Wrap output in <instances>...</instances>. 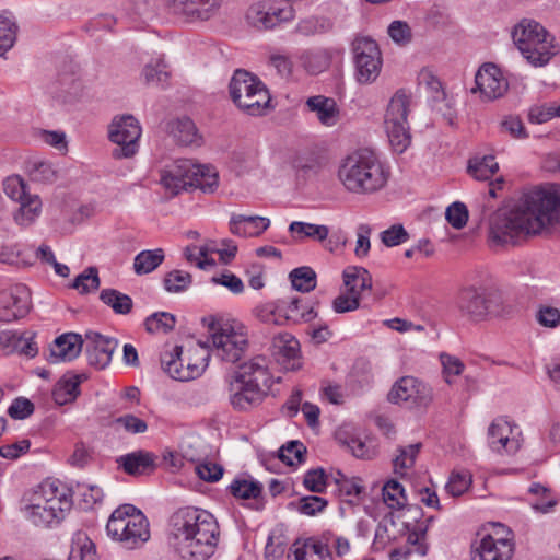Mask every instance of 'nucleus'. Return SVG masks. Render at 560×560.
Wrapping results in <instances>:
<instances>
[{"label":"nucleus","instance_id":"20e7f679","mask_svg":"<svg viewBox=\"0 0 560 560\" xmlns=\"http://www.w3.org/2000/svg\"><path fill=\"white\" fill-rule=\"evenodd\" d=\"M275 380L265 355L243 362L229 382V401L238 411L250 410L268 396Z\"/></svg>","mask_w":560,"mask_h":560},{"label":"nucleus","instance_id":"9d476101","mask_svg":"<svg viewBox=\"0 0 560 560\" xmlns=\"http://www.w3.org/2000/svg\"><path fill=\"white\" fill-rule=\"evenodd\" d=\"M214 353L222 361L235 363L248 349V336L241 324H223L218 329L211 326Z\"/></svg>","mask_w":560,"mask_h":560},{"label":"nucleus","instance_id":"6e6552de","mask_svg":"<svg viewBox=\"0 0 560 560\" xmlns=\"http://www.w3.org/2000/svg\"><path fill=\"white\" fill-rule=\"evenodd\" d=\"M230 95L234 104L250 116H261L269 108L271 96L258 77L238 69L234 72L230 85Z\"/></svg>","mask_w":560,"mask_h":560},{"label":"nucleus","instance_id":"aec40b11","mask_svg":"<svg viewBox=\"0 0 560 560\" xmlns=\"http://www.w3.org/2000/svg\"><path fill=\"white\" fill-rule=\"evenodd\" d=\"M271 352L276 361L287 371L300 369V342L290 334L272 338Z\"/></svg>","mask_w":560,"mask_h":560},{"label":"nucleus","instance_id":"49530a36","mask_svg":"<svg viewBox=\"0 0 560 560\" xmlns=\"http://www.w3.org/2000/svg\"><path fill=\"white\" fill-rule=\"evenodd\" d=\"M100 284L97 268L89 267L73 280L72 288L82 294H86L96 291Z\"/></svg>","mask_w":560,"mask_h":560},{"label":"nucleus","instance_id":"603ef678","mask_svg":"<svg viewBox=\"0 0 560 560\" xmlns=\"http://www.w3.org/2000/svg\"><path fill=\"white\" fill-rule=\"evenodd\" d=\"M470 483L471 476L467 471H453L445 486V490L452 497H459L469 488Z\"/></svg>","mask_w":560,"mask_h":560},{"label":"nucleus","instance_id":"8fccbe9b","mask_svg":"<svg viewBox=\"0 0 560 560\" xmlns=\"http://www.w3.org/2000/svg\"><path fill=\"white\" fill-rule=\"evenodd\" d=\"M305 452L303 443L291 441L279 450V458L287 465L293 466L303 462Z\"/></svg>","mask_w":560,"mask_h":560},{"label":"nucleus","instance_id":"c9c22d12","mask_svg":"<svg viewBox=\"0 0 560 560\" xmlns=\"http://www.w3.org/2000/svg\"><path fill=\"white\" fill-rule=\"evenodd\" d=\"M42 210V201L37 195H30L20 201V208L14 214L18 224L26 226L32 224L39 215Z\"/></svg>","mask_w":560,"mask_h":560},{"label":"nucleus","instance_id":"a18cd8bd","mask_svg":"<svg viewBox=\"0 0 560 560\" xmlns=\"http://www.w3.org/2000/svg\"><path fill=\"white\" fill-rule=\"evenodd\" d=\"M192 282L191 275L183 270H172L163 279L164 289L170 293L186 291Z\"/></svg>","mask_w":560,"mask_h":560},{"label":"nucleus","instance_id":"9b49d317","mask_svg":"<svg viewBox=\"0 0 560 560\" xmlns=\"http://www.w3.org/2000/svg\"><path fill=\"white\" fill-rule=\"evenodd\" d=\"M142 129L136 117L126 114L115 116L109 125V140L117 144L112 151L114 159H129L138 151V141L141 137Z\"/></svg>","mask_w":560,"mask_h":560},{"label":"nucleus","instance_id":"bf43d9fd","mask_svg":"<svg viewBox=\"0 0 560 560\" xmlns=\"http://www.w3.org/2000/svg\"><path fill=\"white\" fill-rule=\"evenodd\" d=\"M445 217L454 229L459 230L467 223L468 211L464 203L454 202L446 209Z\"/></svg>","mask_w":560,"mask_h":560},{"label":"nucleus","instance_id":"a211bd4d","mask_svg":"<svg viewBox=\"0 0 560 560\" xmlns=\"http://www.w3.org/2000/svg\"><path fill=\"white\" fill-rule=\"evenodd\" d=\"M262 312L264 310H260L258 316L266 322L271 320V317H275L277 313L283 314L285 320L292 322L294 324L301 322H311L317 316L313 305H310L303 299L298 296L291 298L288 301L281 299L278 301V305L276 306L275 311L269 310L266 315H262Z\"/></svg>","mask_w":560,"mask_h":560},{"label":"nucleus","instance_id":"5fc2aeb1","mask_svg":"<svg viewBox=\"0 0 560 560\" xmlns=\"http://www.w3.org/2000/svg\"><path fill=\"white\" fill-rule=\"evenodd\" d=\"M327 504V500L322 497L306 495L299 500L296 509L301 514L314 516L323 512Z\"/></svg>","mask_w":560,"mask_h":560},{"label":"nucleus","instance_id":"58836bf2","mask_svg":"<svg viewBox=\"0 0 560 560\" xmlns=\"http://www.w3.org/2000/svg\"><path fill=\"white\" fill-rule=\"evenodd\" d=\"M142 78L147 85L164 86L170 78L166 63L159 59L145 65L142 70Z\"/></svg>","mask_w":560,"mask_h":560},{"label":"nucleus","instance_id":"423d86ee","mask_svg":"<svg viewBox=\"0 0 560 560\" xmlns=\"http://www.w3.org/2000/svg\"><path fill=\"white\" fill-rule=\"evenodd\" d=\"M512 37L523 57L534 66H545L559 52L555 37L534 20H522L514 26Z\"/></svg>","mask_w":560,"mask_h":560},{"label":"nucleus","instance_id":"338daca9","mask_svg":"<svg viewBox=\"0 0 560 560\" xmlns=\"http://www.w3.org/2000/svg\"><path fill=\"white\" fill-rule=\"evenodd\" d=\"M197 475L205 481L214 482L221 479L223 475V467L219 464L207 462L197 465Z\"/></svg>","mask_w":560,"mask_h":560},{"label":"nucleus","instance_id":"c03bdc74","mask_svg":"<svg viewBox=\"0 0 560 560\" xmlns=\"http://www.w3.org/2000/svg\"><path fill=\"white\" fill-rule=\"evenodd\" d=\"M176 318L167 312H158L145 318L144 326L148 332H168L175 327Z\"/></svg>","mask_w":560,"mask_h":560},{"label":"nucleus","instance_id":"f03ea898","mask_svg":"<svg viewBox=\"0 0 560 560\" xmlns=\"http://www.w3.org/2000/svg\"><path fill=\"white\" fill-rule=\"evenodd\" d=\"M170 544L182 560H208L219 542L220 527L208 511L185 506L170 518Z\"/></svg>","mask_w":560,"mask_h":560},{"label":"nucleus","instance_id":"c756f323","mask_svg":"<svg viewBox=\"0 0 560 560\" xmlns=\"http://www.w3.org/2000/svg\"><path fill=\"white\" fill-rule=\"evenodd\" d=\"M170 132L183 145L199 144L200 142L195 122L188 117H182L172 121L170 124Z\"/></svg>","mask_w":560,"mask_h":560},{"label":"nucleus","instance_id":"13d9d810","mask_svg":"<svg viewBox=\"0 0 560 560\" xmlns=\"http://www.w3.org/2000/svg\"><path fill=\"white\" fill-rule=\"evenodd\" d=\"M408 238L409 234L401 224H394L381 233V241L387 247L400 245Z\"/></svg>","mask_w":560,"mask_h":560},{"label":"nucleus","instance_id":"37998d69","mask_svg":"<svg viewBox=\"0 0 560 560\" xmlns=\"http://www.w3.org/2000/svg\"><path fill=\"white\" fill-rule=\"evenodd\" d=\"M233 497L238 499H257L262 491V486L258 481L247 479H235L229 486Z\"/></svg>","mask_w":560,"mask_h":560},{"label":"nucleus","instance_id":"3c124183","mask_svg":"<svg viewBox=\"0 0 560 560\" xmlns=\"http://www.w3.org/2000/svg\"><path fill=\"white\" fill-rule=\"evenodd\" d=\"M433 398L432 387L417 378L409 404L419 408H428L432 404Z\"/></svg>","mask_w":560,"mask_h":560},{"label":"nucleus","instance_id":"f704fd0d","mask_svg":"<svg viewBox=\"0 0 560 560\" xmlns=\"http://www.w3.org/2000/svg\"><path fill=\"white\" fill-rule=\"evenodd\" d=\"M499 170L493 155H485L482 158H472L468 162V173L478 180L490 179Z\"/></svg>","mask_w":560,"mask_h":560},{"label":"nucleus","instance_id":"69168bd1","mask_svg":"<svg viewBox=\"0 0 560 560\" xmlns=\"http://www.w3.org/2000/svg\"><path fill=\"white\" fill-rule=\"evenodd\" d=\"M34 412L33 402L24 397H20L13 400L8 409V413L13 419H25Z\"/></svg>","mask_w":560,"mask_h":560},{"label":"nucleus","instance_id":"e2e57ef3","mask_svg":"<svg viewBox=\"0 0 560 560\" xmlns=\"http://www.w3.org/2000/svg\"><path fill=\"white\" fill-rule=\"evenodd\" d=\"M536 319L544 327L556 328L560 324V310L548 305L540 306Z\"/></svg>","mask_w":560,"mask_h":560},{"label":"nucleus","instance_id":"09e8293b","mask_svg":"<svg viewBox=\"0 0 560 560\" xmlns=\"http://www.w3.org/2000/svg\"><path fill=\"white\" fill-rule=\"evenodd\" d=\"M18 25L0 15V56L12 48L16 39Z\"/></svg>","mask_w":560,"mask_h":560},{"label":"nucleus","instance_id":"5701e85b","mask_svg":"<svg viewBox=\"0 0 560 560\" xmlns=\"http://www.w3.org/2000/svg\"><path fill=\"white\" fill-rule=\"evenodd\" d=\"M511 433L512 429L506 421L502 419L493 421L488 430V443L491 450L499 454H515L521 443L516 439H511Z\"/></svg>","mask_w":560,"mask_h":560},{"label":"nucleus","instance_id":"b1692460","mask_svg":"<svg viewBox=\"0 0 560 560\" xmlns=\"http://www.w3.org/2000/svg\"><path fill=\"white\" fill-rule=\"evenodd\" d=\"M269 225V219L259 215L233 214L230 220L231 233L244 237L258 236Z\"/></svg>","mask_w":560,"mask_h":560},{"label":"nucleus","instance_id":"0e129e2a","mask_svg":"<svg viewBox=\"0 0 560 560\" xmlns=\"http://www.w3.org/2000/svg\"><path fill=\"white\" fill-rule=\"evenodd\" d=\"M211 282L225 287L234 294H240L244 291V283L242 279L229 271H225L220 276L212 277Z\"/></svg>","mask_w":560,"mask_h":560},{"label":"nucleus","instance_id":"680f3d73","mask_svg":"<svg viewBox=\"0 0 560 560\" xmlns=\"http://www.w3.org/2000/svg\"><path fill=\"white\" fill-rule=\"evenodd\" d=\"M500 130L509 133L515 139H525L528 137L526 129L517 116H508L500 122Z\"/></svg>","mask_w":560,"mask_h":560},{"label":"nucleus","instance_id":"4c0bfd02","mask_svg":"<svg viewBox=\"0 0 560 560\" xmlns=\"http://www.w3.org/2000/svg\"><path fill=\"white\" fill-rule=\"evenodd\" d=\"M292 288L300 292H311L316 288V272L307 266L293 269L289 275Z\"/></svg>","mask_w":560,"mask_h":560},{"label":"nucleus","instance_id":"6ab92c4d","mask_svg":"<svg viewBox=\"0 0 560 560\" xmlns=\"http://www.w3.org/2000/svg\"><path fill=\"white\" fill-rule=\"evenodd\" d=\"M513 552L512 539L495 538L487 534L472 545L471 560H510Z\"/></svg>","mask_w":560,"mask_h":560},{"label":"nucleus","instance_id":"412c9836","mask_svg":"<svg viewBox=\"0 0 560 560\" xmlns=\"http://www.w3.org/2000/svg\"><path fill=\"white\" fill-rule=\"evenodd\" d=\"M194 171V162L190 160H177L171 166L162 171L161 184L170 191L171 196L190 188V172Z\"/></svg>","mask_w":560,"mask_h":560},{"label":"nucleus","instance_id":"a878e982","mask_svg":"<svg viewBox=\"0 0 560 560\" xmlns=\"http://www.w3.org/2000/svg\"><path fill=\"white\" fill-rule=\"evenodd\" d=\"M170 11L185 22L208 21L210 15L199 0H165Z\"/></svg>","mask_w":560,"mask_h":560},{"label":"nucleus","instance_id":"f257e3e1","mask_svg":"<svg viewBox=\"0 0 560 560\" xmlns=\"http://www.w3.org/2000/svg\"><path fill=\"white\" fill-rule=\"evenodd\" d=\"M560 224V184L524 191L511 208L499 209L489 223L493 246L515 245L521 237L539 235Z\"/></svg>","mask_w":560,"mask_h":560},{"label":"nucleus","instance_id":"ea45409f","mask_svg":"<svg viewBox=\"0 0 560 560\" xmlns=\"http://www.w3.org/2000/svg\"><path fill=\"white\" fill-rule=\"evenodd\" d=\"M289 230L299 234L301 238H311L318 242L325 241L329 234V228L327 225L300 221L292 222Z\"/></svg>","mask_w":560,"mask_h":560},{"label":"nucleus","instance_id":"ddd939ff","mask_svg":"<svg viewBox=\"0 0 560 560\" xmlns=\"http://www.w3.org/2000/svg\"><path fill=\"white\" fill-rule=\"evenodd\" d=\"M495 304V293L485 287L464 288L458 295V307L470 319H485Z\"/></svg>","mask_w":560,"mask_h":560},{"label":"nucleus","instance_id":"052dcab7","mask_svg":"<svg viewBox=\"0 0 560 560\" xmlns=\"http://www.w3.org/2000/svg\"><path fill=\"white\" fill-rule=\"evenodd\" d=\"M421 447L420 443L411 444L406 447L399 450V455L394 459L395 470L406 469L411 467L415 464V459L419 450Z\"/></svg>","mask_w":560,"mask_h":560},{"label":"nucleus","instance_id":"0eeeda50","mask_svg":"<svg viewBox=\"0 0 560 560\" xmlns=\"http://www.w3.org/2000/svg\"><path fill=\"white\" fill-rule=\"evenodd\" d=\"M106 530L127 549L139 548L150 539L149 521L132 504L118 506L109 516Z\"/></svg>","mask_w":560,"mask_h":560},{"label":"nucleus","instance_id":"de8ad7c7","mask_svg":"<svg viewBox=\"0 0 560 560\" xmlns=\"http://www.w3.org/2000/svg\"><path fill=\"white\" fill-rule=\"evenodd\" d=\"M440 361L444 381L448 385L453 384V376H458L464 372V362L459 358L445 352L440 354Z\"/></svg>","mask_w":560,"mask_h":560},{"label":"nucleus","instance_id":"f8f14e48","mask_svg":"<svg viewBox=\"0 0 560 560\" xmlns=\"http://www.w3.org/2000/svg\"><path fill=\"white\" fill-rule=\"evenodd\" d=\"M354 75L360 84H371L380 75L382 54L375 40L357 37L352 43Z\"/></svg>","mask_w":560,"mask_h":560},{"label":"nucleus","instance_id":"79ce46f5","mask_svg":"<svg viewBox=\"0 0 560 560\" xmlns=\"http://www.w3.org/2000/svg\"><path fill=\"white\" fill-rule=\"evenodd\" d=\"M383 500L390 508L400 510L407 504L405 489L397 480H389L383 486Z\"/></svg>","mask_w":560,"mask_h":560},{"label":"nucleus","instance_id":"473e14b6","mask_svg":"<svg viewBox=\"0 0 560 560\" xmlns=\"http://www.w3.org/2000/svg\"><path fill=\"white\" fill-rule=\"evenodd\" d=\"M84 378L85 376L81 374L59 381L52 390V397L56 404L65 405L73 401L79 395V385Z\"/></svg>","mask_w":560,"mask_h":560},{"label":"nucleus","instance_id":"393cba45","mask_svg":"<svg viewBox=\"0 0 560 560\" xmlns=\"http://www.w3.org/2000/svg\"><path fill=\"white\" fill-rule=\"evenodd\" d=\"M306 106L314 112L319 122L324 126H335L340 118V112L334 98L324 95L311 96L306 101Z\"/></svg>","mask_w":560,"mask_h":560},{"label":"nucleus","instance_id":"39448f33","mask_svg":"<svg viewBox=\"0 0 560 560\" xmlns=\"http://www.w3.org/2000/svg\"><path fill=\"white\" fill-rule=\"evenodd\" d=\"M72 501L52 483L42 485L23 509L25 518L34 526L49 528L58 525L70 511Z\"/></svg>","mask_w":560,"mask_h":560},{"label":"nucleus","instance_id":"4468645a","mask_svg":"<svg viewBox=\"0 0 560 560\" xmlns=\"http://www.w3.org/2000/svg\"><path fill=\"white\" fill-rule=\"evenodd\" d=\"M31 292L24 284H15L0 292V320L10 323L28 314Z\"/></svg>","mask_w":560,"mask_h":560},{"label":"nucleus","instance_id":"4d7b16f0","mask_svg":"<svg viewBox=\"0 0 560 560\" xmlns=\"http://www.w3.org/2000/svg\"><path fill=\"white\" fill-rule=\"evenodd\" d=\"M304 65L310 73L317 74L328 69L330 56L326 50L310 54L306 56Z\"/></svg>","mask_w":560,"mask_h":560},{"label":"nucleus","instance_id":"72a5a7b5","mask_svg":"<svg viewBox=\"0 0 560 560\" xmlns=\"http://www.w3.org/2000/svg\"><path fill=\"white\" fill-rule=\"evenodd\" d=\"M100 300L116 314L127 315L131 312L133 302L132 299L115 289H103L100 294Z\"/></svg>","mask_w":560,"mask_h":560},{"label":"nucleus","instance_id":"a19ab883","mask_svg":"<svg viewBox=\"0 0 560 560\" xmlns=\"http://www.w3.org/2000/svg\"><path fill=\"white\" fill-rule=\"evenodd\" d=\"M416 377L404 376L399 378L388 393V400L393 404L410 402L412 390L416 384Z\"/></svg>","mask_w":560,"mask_h":560},{"label":"nucleus","instance_id":"2f4dec72","mask_svg":"<svg viewBox=\"0 0 560 560\" xmlns=\"http://www.w3.org/2000/svg\"><path fill=\"white\" fill-rule=\"evenodd\" d=\"M190 188H198L203 192H212L218 186V174L213 167L194 163L190 172Z\"/></svg>","mask_w":560,"mask_h":560},{"label":"nucleus","instance_id":"bb28decb","mask_svg":"<svg viewBox=\"0 0 560 560\" xmlns=\"http://www.w3.org/2000/svg\"><path fill=\"white\" fill-rule=\"evenodd\" d=\"M342 278L347 293L358 295L359 299L364 291L372 289V277L363 267L348 266L342 272Z\"/></svg>","mask_w":560,"mask_h":560},{"label":"nucleus","instance_id":"7ed1b4c3","mask_svg":"<svg viewBox=\"0 0 560 560\" xmlns=\"http://www.w3.org/2000/svg\"><path fill=\"white\" fill-rule=\"evenodd\" d=\"M337 177L350 194L373 195L386 187L390 171L375 151L362 148L340 160Z\"/></svg>","mask_w":560,"mask_h":560},{"label":"nucleus","instance_id":"2eb2a0df","mask_svg":"<svg viewBox=\"0 0 560 560\" xmlns=\"http://www.w3.org/2000/svg\"><path fill=\"white\" fill-rule=\"evenodd\" d=\"M475 83L476 88L471 89V92L476 93L478 91L486 101H493L503 96L509 89L508 80L493 63H485L477 71Z\"/></svg>","mask_w":560,"mask_h":560},{"label":"nucleus","instance_id":"cd10ccee","mask_svg":"<svg viewBox=\"0 0 560 560\" xmlns=\"http://www.w3.org/2000/svg\"><path fill=\"white\" fill-rule=\"evenodd\" d=\"M117 464L131 476L142 475L154 467V456L144 451H137L117 458Z\"/></svg>","mask_w":560,"mask_h":560},{"label":"nucleus","instance_id":"4be33fe9","mask_svg":"<svg viewBox=\"0 0 560 560\" xmlns=\"http://www.w3.org/2000/svg\"><path fill=\"white\" fill-rule=\"evenodd\" d=\"M84 340L77 332H66L58 336L49 347L50 363L72 361L79 357L83 349Z\"/></svg>","mask_w":560,"mask_h":560},{"label":"nucleus","instance_id":"7c9ffc66","mask_svg":"<svg viewBox=\"0 0 560 560\" xmlns=\"http://www.w3.org/2000/svg\"><path fill=\"white\" fill-rule=\"evenodd\" d=\"M294 560H331V553L327 545L312 539L302 545H293Z\"/></svg>","mask_w":560,"mask_h":560},{"label":"nucleus","instance_id":"774afa93","mask_svg":"<svg viewBox=\"0 0 560 560\" xmlns=\"http://www.w3.org/2000/svg\"><path fill=\"white\" fill-rule=\"evenodd\" d=\"M359 306L360 299L358 295H352L347 292L338 295L332 302V308L336 313L352 312L359 308Z\"/></svg>","mask_w":560,"mask_h":560},{"label":"nucleus","instance_id":"e433bc0d","mask_svg":"<svg viewBox=\"0 0 560 560\" xmlns=\"http://www.w3.org/2000/svg\"><path fill=\"white\" fill-rule=\"evenodd\" d=\"M164 260V252L161 248L140 252L133 262L137 275H147L155 270Z\"/></svg>","mask_w":560,"mask_h":560},{"label":"nucleus","instance_id":"c85d7f7f","mask_svg":"<svg viewBox=\"0 0 560 560\" xmlns=\"http://www.w3.org/2000/svg\"><path fill=\"white\" fill-rule=\"evenodd\" d=\"M173 358L174 357L172 354H161V366L163 371L170 375V377L176 381L187 382L201 375L203 366L200 364L187 361L185 368L174 369V364L176 362L173 361Z\"/></svg>","mask_w":560,"mask_h":560},{"label":"nucleus","instance_id":"dca6fc26","mask_svg":"<svg viewBox=\"0 0 560 560\" xmlns=\"http://www.w3.org/2000/svg\"><path fill=\"white\" fill-rule=\"evenodd\" d=\"M294 11L291 5L287 4L283 8L267 7L265 3L253 4L246 14L248 23L255 28L270 30L281 22L292 20Z\"/></svg>","mask_w":560,"mask_h":560},{"label":"nucleus","instance_id":"6e6d98bb","mask_svg":"<svg viewBox=\"0 0 560 560\" xmlns=\"http://www.w3.org/2000/svg\"><path fill=\"white\" fill-rule=\"evenodd\" d=\"M303 483L308 491L323 493L327 487V475L323 468L311 469L305 474Z\"/></svg>","mask_w":560,"mask_h":560},{"label":"nucleus","instance_id":"f3484780","mask_svg":"<svg viewBox=\"0 0 560 560\" xmlns=\"http://www.w3.org/2000/svg\"><path fill=\"white\" fill-rule=\"evenodd\" d=\"M83 340L89 364L98 370L106 368L112 361L118 341L95 331H88Z\"/></svg>","mask_w":560,"mask_h":560},{"label":"nucleus","instance_id":"1a4fd4ad","mask_svg":"<svg viewBox=\"0 0 560 560\" xmlns=\"http://www.w3.org/2000/svg\"><path fill=\"white\" fill-rule=\"evenodd\" d=\"M410 97L404 90H398L390 98L385 114V129L394 151L402 153L410 144L407 121Z\"/></svg>","mask_w":560,"mask_h":560},{"label":"nucleus","instance_id":"864d4df0","mask_svg":"<svg viewBox=\"0 0 560 560\" xmlns=\"http://www.w3.org/2000/svg\"><path fill=\"white\" fill-rule=\"evenodd\" d=\"M3 190L9 198L19 202L30 196L26 184L19 175L7 177L3 182Z\"/></svg>","mask_w":560,"mask_h":560}]
</instances>
